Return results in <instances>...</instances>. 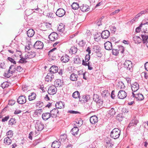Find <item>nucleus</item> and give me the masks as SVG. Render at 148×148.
I'll return each instance as SVG.
<instances>
[{
  "instance_id": "62",
  "label": "nucleus",
  "mask_w": 148,
  "mask_h": 148,
  "mask_svg": "<svg viewBox=\"0 0 148 148\" xmlns=\"http://www.w3.org/2000/svg\"><path fill=\"white\" fill-rule=\"evenodd\" d=\"M9 117L10 116H6L2 119V121L3 122H5V121H7L9 119Z\"/></svg>"
},
{
  "instance_id": "10",
  "label": "nucleus",
  "mask_w": 148,
  "mask_h": 148,
  "mask_svg": "<svg viewBox=\"0 0 148 148\" xmlns=\"http://www.w3.org/2000/svg\"><path fill=\"white\" fill-rule=\"evenodd\" d=\"M58 34L55 32H52L49 36V40L53 41L56 40L58 39Z\"/></svg>"
},
{
  "instance_id": "27",
  "label": "nucleus",
  "mask_w": 148,
  "mask_h": 148,
  "mask_svg": "<svg viewBox=\"0 0 148 148\" xmlns=\"http://www.w3.org/2000/svg\"><path fill=\"white\" fill-rule=\"evenodd\" d=\"M64 104L62 101H60L57 102L56 104V108L58 109H61L64 107Z\"/></svg>"
},
{
  "instance_id": "45",
  "label": "nucleus",
  "mask_w": 148,
  "mask_h": 148,
  "mask_svg": "<svg viewBox=\"0 0 148 148\" xmlns=\"http://www.w3.org/2000/svg\"><path fill=\"white\" fill-rule=\"evenodd\" d=\"M9 69V71L10 70L11 71H12V73H14L15 72L16 70V68L14 65H11L10 66Z\"/></svg>"
},
{
  "instance_id": "12",
  "label": "nucleus",
  "mask_w": 148,
  "mask_h": 148,
  "mask_svg": "<svg viewBox=\"0 0 148 148\" xmlns=\"http://www.w3.org/2000/svg\"><path fill=\"white\" fill-rule=\"evenodd\" d=\"M131 87L133 92L136 91L139 89V85L138 84L135 82L131 84Z\"/></svg>"
},
{
  "instance_id": "51",
  "label": "nucleus",
  "mask_w": 148,
  "mask_h": 148,
  "mask_svg": "<svg viewBox=\"0 0 148 148\" xmlns=\"http://www.w3.org/2000/svg\"><path fill=\"white\" fill-rule=\"evenodd\" d=\"M96 102L99 106H102L103 103V101L102 99L99 98L98 99L97 101H96Z\"/></svg>"
},
{
  "instance_id": "40",
  "label": "nucleus",
  "mask_w": 148,
  "mask_h": 148,
  "mask_svg": "<svg viewBox=\"0 0 148 148\" xmlns=\"http://www.w3.org/2000/svg\"><path fill=\"white\" fill-rule=\"evenodd\" d=\"M117 86L119 88L121 89H124L125 86L122 81H120L117 84Z\"/></svg>"
},
{
  "instance_id": "2",
  "label": "nucleus",
  "mask_w": 148,
  "mask_h": 148,
  "mask_svg": "<svg viewBox=\"0 0 148 148\" xmlns=\"http://www.w3.org/2000/svg\"><path fill=\"white\" fill-rule=\"evenodd\" d=\"M123 65L124 67L127 70L130 72L133 71L132 63L130 60H125L123 64Z\"/></svg>"
},
{
  "instance_id": "39",
  "label": "nucleus",
  "mask_w": 148,
  "mask_h": 148,
  "mask_svg": "<svg viewBox=\"0 0 148 148\" xmlns=\"http://www.w3.org/2000/svg\"><path fill=\"white\" fill-rule=\"evenodd\" d=\"M143 26L144 32L148 33V22L143 24Z\"/></svg>"
},
{
  "instance_id": "38",
  "label": "nucleus",
  "mask_w": 148,
  "mask_h": 148,
  "mask_svg": "<svg viewBox=\"0 0 148 148\" xmlns=\"http://www.w3.org/2000/svg\"><path fill=\"white\" fill-rule=\"evenodd\" d=\"M74 62L75 64H79L81 62V60L79 56H76L74 59Z\"/></svg>"
},
{
  "instance_id": "43",
  "label": "nucleus",
  "mask_w": 148,
  "mask_h": 148,
  "mask_svg": "<svg viewBox=\"0 0 148 148\" xmlns=\"http://www.w3.org/2000/svg\"><path fill=\"white\" fill-rule=\"evenodd\" d=\"M43 103L41 101H37L36 103V107H38L40 108L43 107Z\"/></svg>"
},
{
  "instance_id": "59",
  "label": "nucleus",
  "mask_w": 148,
  "mask_h": 148,
  "mask_svg": "<svg viewBox=\"0 0 148 148\" xmlns=\"http://www.w3.org/2000/svg\"><path fill=\"white\" fill-rule=\"evenodd\" d=\"M87 62H85L84 60H82V64L85 66L90 65V62H89L88 63Z\"/></svg>"
},
{
  "instance_id": "9",
  "label": "nucleus",
  "mask_w": 148,
  "mask_h": 148,
  "mask_svg": "<svg viewBox=\"0 0 148 148\" xmlns=\"http://www.w3.org/2000/svg\"><path fill=\"white\" fill-rule=\"evenodd\" d=\"M26 101V98L24 95H21L18 97L17 100V102L19 104H24Z\"/></svg>"
},
{
  "instance_id": "37",
  "label": "nucleus",
  "mask_w": 148,
  "mask_h": 148,
  "mask_svg": "<svg viewBox=\"0 0 148 148\" xmlns=\"http://www.w3.org/2000/svg\"><path fill=\"white\" fill-rule=\"evenodd\" d=\"M12 140L9 137L5 138L4 139V143L7 145H9L12 143Z\"/></svg>"
},
{
  "instance_id": "21",
  "label": "nucleus",
  "mask_w": 148,
  "mask_h": 148,
  "mask_svg": "<svg viewBox=\"0 0 148 148\" xmlns=\"http://www.w3.org/2000/svg\"><path fill=\"white\" fill-rule=\"evenodd\" d=\"M52 117L50 112H46L42 114V119L45 121L47 120L48 119Z\"/></svg>"
},
{
  "instance_id": "33",
  "label": "nucleus",
  "mask_w": 148,
  "mask_h": 148,
  "mask_svg": "<svg viewBox=\"0 0 148 148\" xmlns=\"http://www.w3.org/2000/svg\"><path fill=\"white\" fill-rule=\"evenodd\" d=\"M36 95L34 92H32L31 93V95L28 96V99L29 101H32L34 100L36 98Z\"/></svg>"
},
{
  "instance_id": "17",
  "label": "nucleus",
  "mask_w": 148,
  "mask_h": 148,
  "mask_svg": "<svg viewBox=\"0 0 148 148\" xmlns=\"http://www.w3.org/2000/svg\"><path fill=\"white\" fill-rule=\"evenodd\" d=\"M90 98V97L89 95H83L82 97H80L79 98V100L82 103H85L87 102Z\"/></svg>"
},
{
  "instance_id": "20",
  "label": "nucleus",
  "mask_w": 148,
  "mask_h": 148,
  "mask_svg": "<svg viewBox=\"0 0 148 148\" xmlns=\"http://www.w3.org/2000/svg\"><path fill=\"white\" fill-rule=\"evenodd\" d=\"M58 67L55 65L52 66L49 69V72L52 74L58 72Z\"/></svg>"
},
{
  "instance_id": "41",
  "label": "nucleus",
  "mask_w": 148,
  "mask_h": 148,
  "mask_svg": "<svg viewBox=\"0 0 148 148\" xmlns=\"http://www.w3.org/2000/svg\"><path fill=\"white\" fill-rule=\"evenodd\" d=\"M71 6L72 8L74 10L77 9L79 7V4L77 3H73Z\"/></svg>"
},
{
  "instance_id": "8",
  "label": "nucleus",
  "mask_w": 148,
  "mask_h": 148,
  "mask_svg": "<svg viewBox=\"0 0 148 148\" xmlns=\"http://www.w3.org/2000/svg\"><path fill=\"white\" fill-rule=\"evenodd\" d=\"M65 13V11L62 8H59L58 9L56 13V15L59 17L63 16Z\"/></svg>"
},
{
  "instance_id": "18",
  "label": "nucleus",
  "mask_w": 148,
  "mask_h": 148,
  "mask_svg": "<svg viewBox=\"0 0 148 148\" xmlns=\"http://www.w3.org/2000/svg\"><path fill=\"white\" fill-rule=\"evenodd\" d=\"M60 59L62 62L66 63L69 61V57L67 54H65L62 56Z\"/></svg>"
},
{
  "instance_id": "26",
  "label": "nucleus",
  "mask_w": 148,
  "mask_h": 148,
  "mask_svg": "<svg viewBox=\"0 0 148 148\" xmlns=\"http://www.w3.org/2000/svg\"><path fill=\"white\" fill-rule=\"evenodd\" d=\"M79 129L77 127H73L71 131V133L73 135L75 136L77 135Z\"/></svg>"
},
{
  "instance_id": "23",
  "label": "nucleus",
  "mask_w": 148,
  "mask_h": 148,
  "mask_svg": "<svg viewBox=\"0 0 148 148\" xmlns=\"http://www.w3.org/2000/svg\"><path fill=\"white\" fill-rule=\"evenodd\" d=\"M104 47L106 50H109L112 49V43L109 41L106 42L104 44Z\"/></svg>"
},
{
  "instance_id": "30",
  "label": "nucleus",
  "mask_w": 148,
  "mask_h": 148,
  "mask_svg": "<svg viewBox=\"0 0 148 148\" xmlns=\"http://www.w3.org/2000/svg\"><path fill=\"white\" fill-rule=\"evenodd\" d=\"M34 34V31L33 29H29L27 32V36L29 37H32Z\"/></svg>"
},
{
  "instance_id": "34",
  "label": "nucleus",
  "mask_w": 148,
  "mask_h": 148,
  "mask_svg": "<svg viewBox=\"0 0 148 148\" xmlns=\"http://www.w3.org/2000/svg\"><path fill=\"white\" fill-rule=\"evenodd\" d=\"M101 36V34L100 32H97L94 36V38L95 41H98L101 39L100 36Z\"/></svg>"
},
{
  "instance_id": "44",
  "label": "nucleus",
  "mask_w": 148,
  "mask_h": 148,
  "mask_svg": "<svg viewBox=\"0 0 148 148\" xmlns=\"http://www.w3.org/2000/svg\"><path fill=\"white\" fill-rule=\"evenodd\" d=\"M20 57L21 59L19 60L18 62L21 63H25L27 62V61L26 60H27L25 58V57L24 58H23V57H21V56H20Z\"/></svg>"
},
{
  "instance_id": "36",
  "label": "nucleus",
  "mask_w": 148,
  "mask_h": 148,
  "mask_svg": "<svg viewBox=\"0 0 148 148\" xmlns=\"http://www.w3.org/2000/svg\"><path fill=\"white\" fill-rule=\"evenodd\" d=\"M13 74L12 71H12H11L10 70L9 71V69L8 71H7L6 72H5L4 73V76L7 78H8L11 76H12Z\"/></svg>"
},
{
  "instance_id": "58",
  "label": "nucleus",
  "mask_w": 148,
  "mask_h": 148,
  "mask_svg": "<svg viewBox=\"0 0 148 148\" xmlns=\"http://www.w3.org/2000/svg\"><path fill=\"white\" fill-rule=\"evenodd\" d=\"M85 62H88L90 59V56L89 54H87L85 56Z\"/></svg>"
},
{
  "instance_id": "6",
  "label": "nucleus",
  "mask_w": 148,
  "mask_h": 148,
  "mask_svg": "<svg viewBox=\"0 0 148 148\" xmlns=\"http://www.w3.org/2000/svg\"><path fill=\"white\" fill-rule=\"evenodd\" d=\"M35 127L38 130L41 131L44 128V125L41 122L38 120L35 125Z\"/></svg>"
},
{
  "instance_id": "56",
  "label": "nucleus",
  "mask_w": 148,
  "mask_h": 148,
  "mask_svg": "<svg viewBox=\"0 0 148 148\" xmlns=\"http://www.w3.org/2000/svg\"><path fill=\"white\" fill-rule=\"evenodd\" d=\"M119 50H118L119 51H120V52L122 53H123L124 51V47L120 45L119 46Z\"/></svg>"
},
{
  "instance_id": "3",
  "label": "nucleus",
  "mask_w": 148,
  "mask_h": 148,
  "mask_svg": "<svg viewBox=\"0 0 148 148\" xmlns=\"http://www.w3.org/2000/svg\"><path fill=\"white\" fill-rule=\"evenodd\" d=\"M93 51L96 53V56L97 57H101L102 56V53L101 51V47L99 46H93Z\"/></svg>"
},
{
  "instance_id": "47",
  "label": "nucleus",
  "mask_w": 148,
  "mask_h": 148,
  "mask_svg": "<svg viewBox=\"0 0 148 148\" xmlns=\"http://www.w3.org/2000/svg\"><path fill=\"white\" fill-rule=\"evenodd\" d=\"M71 50L72 53L73 54H75L77 52V47H71Z\"/></svg>"
},
{
  "instance_id": "29",
  "label": "nucleus",
  "mask_w": 148,
  "mask_h": 148,
  "mask_svg": "<svg viewBox=\"0 0 148 148\" xmlns=\"http://www.w3.org/2000/svg\"><path fill=\"white\" fill-rule=\"evenodd\" d=\"M146 32H144L143 34L141 35V36L142 38V42L143 43H145L147 42V40L148 39V36L147 35H146L145 33Z\"/></svg>"
},
{
  "instance_id": "46",
  "label": "nucleus",
  "mask_w": 148,
  "mask_h": 148,
  "mask_svg": "<svg viewBox=\"0 0 148 148\" xmlns=\"http://www.w3.org/2000/svg\"><path fill=\"white\" fill-rule=\"evenodd\" d=\"M123 118V117L121 114H118L116 116V119L119 122L122 121Z\"/></svg>"
},
{
  "instance_id": "54",
  "label": "nucleus",
  "mask_w": 148,
  "mask_h": 148,
  "mask_svg": "<svg viewBox=\"0 0 148 148\" xmlns=\"http://www.w3.org/2000/svg\"><path fill=\"white\" fill-rule=\"evenodd\" d=\"M112 49V54L114 55H116L119 53V50L116 49Z\"/></svg>"
},
{
  "instance_id": "14",
  "label": "nucleus",
  "mask_w": 148,
  "mask_h": 148,
  "mask_svg": "<svg viewBox=\"0 0 148 148\" xmlns=\"http://www.w3.org/2000/svg\"><path fill=\"white\" fill-rule=\"evenodd\" d=\"M54 78L53 75L50 73H48L45 78L46 81L49 82H51L52 80Z\"/></svg>"
},
{
  "instance_id": "60",
  "label": "nucleus",
  "mask_w": 148,
  "mask_h": 148,
  "mask_svg": "<svg viewBox=\"0 0 148 148\" xmlns=\"http://www.w3.org/2000/svg\"><path fill=\"white\" fill-rule=\"evenodd\" d=\"M110 29L113 33H114L116 30V28L114 26H111L110 27Z\"/></svg>"
},
{
  "instance_id": "11",
  "label": "nucleus",
  "mask_w": 148,
  "mask_h": 148,
  "mask_svg": "<svg viewBox=\"0 0 148 148\" xmlns=\"http://www.w3.org/2000/svg\"><path fill=\"white\" fill-rule=\"evenodd\" d=\"M127 96V93L125 91L123 90H120L118 94V98L120 99H124Z\"/></svg>"
},
{
  "instance_id": "63",
  "label": "nucleus",
  "mask_w": 148,
  "mask_h": 148,
  "mask_svg": "<svg viewBox=\"0 0 148 148\" xmlns=\"http://www.w3.org/2000/svg\"><path fill=\"white\" fill-rule=\"evenodd\" d=\"M15 103V101L14 100H10L9 102V104L11 106L14 105Z\"/></svg>"
},
{
  "instance_id": "16",
  "label": "nucleus",
  "mask_w": 148,
  "mask_h": 148,
  "mask_svg": "<svg viewBox=\"0 0 148 148\" xmlns=\"http://www.w3.org/2000/svg\"><path fill=\"white\" fill-rule=\"evenodd\" d=\"M55 86L56 87H60L64 85L63 81L60 79H56L54 82Z\"/></svg>"
},
{
  "instance_id": "52",
  "label": "nucleus",
  "mask_w": 148,
  "mask_h": 148,
  "mask_svg": "<svg viewBox=\"0 0 148 148\" xmlns=\"http://www.w3.org/2000/svg\"><path fill=\"white\" fill-rule=\"evenodd\" d=\"M15 119L14 118H11L9 121V124L12 125L15 123Z\"/></svg>"
},
{
  "instance_id": "19",
  "label": "nucleus",
  "mask_w": 148,
  "mask_h": 148,
  "mask_svg": "<svg viewBox=\"0 0 148 148\" xmlns=\"http://www.w3.org/2000/svg\"><path fill=\"white\" fill-rule=\"evenodd\" d=\"M59 111L58 108H54L50 111V113L52 116V117L53 118L57 116V114H58Z\"/></svg>"
},
{
  "instance_id": "35",
  "label": "nucleus",
  "mask_w": 148,
  "mask_h": 148,
  "mask_svg": "<svg viewBox=\"0 0 148 148\" xmlns=\"http://www.w3.org/2000/svg\"><path fill=\"white\" fill-rule=\"evenodd\" d=\"M65 27V25L61 23L58 27V30L60 32H62L64 30Z\"/></svg>"
},
{
  "instance_id": "61",
  "label": "nucleus",
  "mask_w": 148,
  "mask_h": 148,
  "mask_svg": "<svg viewBox=\"0 0 148 148\" xmlns=\"http://www.w3.org/2000/svg\"><path fill=\"white\" fill-rule=\"evenodd\" d=\"M8 59L11 63H13L14 64H16V61L11 57H8Z\"/></svg>"
},
{
  "instance_id": "5",
  "label": "nucleus",
  "mask_w": 148,
  "mask_h": 148,
  "mask_svg": "<svg viewBox=\"0 0 148 148\" xmlns=\"http://www.w3.org/2000/svg\"><path fill=\"white\" fill-rule=\"evenodd\" d=\"M43 46V42L40 41H36L34 45V47L36 49H41Z\"/></svg>"
},
{
  "instance_id": "49",
  "label": "nucleus",
  "mask_w": 148,
  "mask_h": 148,
  "mask_svg": "<svg viewBox=\"0 0 148 148\" xmlns=\"http://www.w3.org/2000/svg\"><path fill=\"white\" fill-rule=\"evenodd\" d=\"M9 86V84L6 82H3L2 83L1 85V87L3 89L5 88L8 87Z\"/></svg>"
},
{
  "instance_id": "1",
  "label": "nucleus",
  "mask_w": 148,
  "mask_h": 148,
  "mask_svg": "<svg viewBox=\"0 0 148 148\" xmlns=\"http://www.w3.org/2000/svg\"><path fill=\"white\" fill-rule=\"evenodd\" d=\"M121 134V131L118 128H115L110 133V136L114 139L118 138Z\"/></svg>"
},
{
  "instance_id": "57",
  "label": "nucleus",
  "mask_w": 148,
  "mask_h": 148,
  "mask_svg": "<svg viewBox=\"0 0 148 148\" xmlns=\"http://www.w3.org/2000/svg\"><path fill=\"white\" fill-rule=\"evenodd\" d=\"M78 44L80 47H83L85 45V42L83 40H82L79 42Z\"/></svg>"
},
{
  "instance_id": "31",
  "label": "nucleus",
  "mask_w": 148,
  "mask_h": 148,
  "mask_svg": "<svg viewBox=\"0 0 148 148\" xmlns=\"http://www.w3.org/2000/svg\"><path fill=\"white\" fill-rule=\"evenodd\" d=\"M78 77L77 75L75 73H72L70 75V79L72 81H75L77 80Z\"/></svg>"
},
{
  "instance_id": "55",
  "label": "nucleus",
  "mask_w": 148,
  "mask_h": 148,
  "mask_svg": "<svg viewBox=\"0 0 148 148\" xmlns=\"http://www.w3.org/2000/svg\"><path fill=\"white\" fill-rule=\"evenodd\" d=\"M99 99V96L97 94H94L93 97V100L96 102Z\"/></svg>"
},
{
  "instance_id": "24",
  "label": "nucleus",
  "mask_w": 148,
  "mask_h": 148,
  "mask_svg": "<svg viewBox=\"0 0 148 148\" xmlns=\"http://www.w3.org/2000/svg\"><path fill=\"white\" fill-rule=\"evenodd\" d=\"M90 121L92 124H95L98 121V117L95 115L92 116L90 117Z\"/></svg>"
},
{
  "instance_id": "13",
  "label": "nucleus",
  "mask_w": 148,
  "mask_h": 148,
  "mask_svg": "<svg viewBox=\"0 0 148 148\" xmlns=\"http://www.w3.org/2000/svg\"><path fill=\"white\" fill-rule=\"evenodd\" d=\"M101 34V38L104 39L108 38L110 35V32L108 30L103 31Z\"/></svg>"
},
{
  "instance_id": "25",
  "label": "nucleus",
  "mask_w": 148,
  "mask_h": 148,
  "mask_svg": "<svg viewBox=\"0 0 148 148\" xmlns=\"http://www.w3.org/2000/svg\"><path fill=\"white\" fill-rule=\"evenodd\" d=\"M81 10L83 12L88 11L89 10V6L86 4H83L79 7Z\"/></svg>"
},
{
  "instance_id": "50",
  "label": "nucleus",
  "mask_w": 148,
  "mask_h": 148,
  "mask_svg": "<svg viewBox=\"0 0 148 148\" xmlns=\"http://www.w3.org/2000/svg\"><path fill=\"white\" fill-rule=\"evenodd\" d=\"M143 24L141 23L139 26L137 27L136 29V31L137 33H139L140 31L141 28L143 27Z\"/></svg>"
},
{
  "instance_id": "53",
  "label": "nucleus",
  "mask_w": 148,
  "mask_h": 148,
  "mask_svg": "<svg viewBox=\"0 0 148 148\" xmlns=\"http://www.w3.org/2000/svg\"><path fill=\"white\" fill-rule=\"evenodd\" d=\"M13 134V131L11 130L9 131L6 133V135L8 136V137H9V138L12 137Z\"/></svg>"
},
{
  "instance_id": "32",
  "label": "nucleus",
  "mask_w": 148,
  "mask_h": 148,
  "mask_svg": "<svg viewBox=\"0 0 148 148\" xmlns=\"http://www.w3.org/2000/svg\"><path fill=\"white\" fill-rule=\"evenodd\" d=\"M67 135L65 134L61 135L60 136V138L59 140L60 142H61V143H62L66 139Z\"/></svg>"
},
{
  "instance_id": "7",
  "label": "nucleus",
  "mask_w": 148,
  "mask_h": 148,
  "mask_svg": "<svg viewBox=\"0 0 148 148\" xmlns=\"http://www.w3.org/2000/svg\"><path fill=\"white\" fill-rule=\"evenodd\" d=\"M132 94L133 97H135L136 100L142 101L144 99L143 95L141 93L134 94V92H132Z\"/></svg>"
},
{
  "instance_id": "22",
  "label": "nucleus",
  "mask_w": 148,
  "mask_h": 148,
  "mask_svg": "<svg viewBox=\"0 0 148 148\" xmlns=\"http://www.w3.org/2000/svg\"><path fill=\"white\" fill-rule=\"evenodd\" d=\"M61 142L55 140L52 143L51 147L53 148H59L61 144Z\"/></svg>"
},
{
  "instance_id": "48",
  "label": "nucleus",
  "mask_w": 148,
  "mask_h": 148,
  "mask_svg": "<svg viewBox=\"0 0 148 148\" xmlns=\"http://www.w3.org/2000/svg\"><path fill=\"white\" fill-rule=\"evenodd\" d=\"M102 17L103 18V17H102L101 18L98 19L96 21L95 23L98 26H100L102 25L101 20L102 19Z\"/></svg>"
},
{
  "instance_id": "64",
  "label": "nucleus",
  "mask_w": 148,
  "mask_h": 148,
  "mask_svg": "<svg viewBox=\"0 0 148 148\" xmlns=\"http://www.w3.org/2000/svg\"><path fill=\"white\" fill-rule=\"evenodd\" d=\"M23 70V68L20 66H18L16 69V70L18 71L21 72Z\"/></svg>"
},
{
  "instance_id": "15",
  "label": "nucleus",
  "mask_w": 148,
  "mask_h": 148,
  "mask_svg": "<svg viewBox=\"0 0 148 148\" xmlns=\"http://www.w3.org/2000/svg\"><path fill=\"white\" fill-rule=\"evenodd\" d=\"M36 55V53L34 52L31 51L27 53L25 55V58L26 59H31L34 58Z\"/></svg>"
},
{
  "instance_id": "28",
  "label": "nucleus",
  "mask_w": 148,
  "mask_h": 148,
  "mask_svg": "<svg viewBox=\"0 0 148 148\" xmlns=\"http://www.w3.org/2000/svg\"><path fill=\"white\" fill-rule=\"evenodd\" d=\"M133 40L135 43L138 44L141 42L142 40L140 37L136 36L133 37Z\"/></svg>"
},
{
  "instance_id": "42",
  "label": "nucleus",
  "mask_w": 148,
  "mask_h": 148,
  "mask_svg": "<svg viewBox=\"0 0 148 148\" xmlns=\"http://www.w3.org/2000/svg\"><path fill=\"white\" fill-rule=\"evenodd\" d=\"M72 97L75 99H77L80 97L79 92L76 91L73 92L72 94Z\"/></svg>"
},
{
  "instance_id": "4",
  "label": "nucleus",
  "mask_w": 148,
  "mask_h": 148,
  "mask_svg": "<svg viewBox=\"0 0 148 148\" xmlns=\"http://www.w3.org/2000/svg\"><path fill=\"white\" fill-rule=\"evenodd\" d=\"M55 86H49L48 90V93L50 95H53L56 93L57 89Z\"/></svg>"
}]
</instances>
